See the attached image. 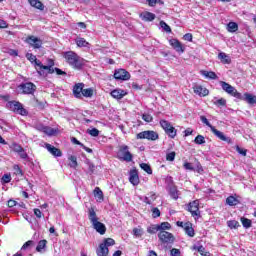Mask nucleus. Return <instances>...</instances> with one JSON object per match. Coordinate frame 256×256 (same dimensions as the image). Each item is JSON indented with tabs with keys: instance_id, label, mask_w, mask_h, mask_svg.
I'll list each match as a JSON object with an SVG mask.
<instances>
[{
	"instance_id": "obj_1",
	"label": "nucleus",
	"mask_w": 256,
	"mask_h": 256,
	"mask_svg": "<svg viewBox=\"0 0 256 256\" xmlns=\"http://www.w3.org/2000/svg\"><path fill=\"white\" fill-rule=\"evenodd\" d=\"M63 58L65 59L66 63H68V65H70V67L76 71H81V69L85 67V63H87V60L83 59L74 51L64 52Z\"/></svg>"
},
{
	"instance_id": "obj_2",
	"label": "nucleus",
	"mask_w": 256,
	"mask_h": 256,
	"mask_svg": "<svg viewBox=\"0 0 256 256\" xmlns=\"http://www.w3.org/2000/svg\"><path fill=\"white\" fill-rule=\"evenodd\" d=\"M88 218L93 229H95L97 233H99L100 235H105V233H107V227L105 226V224L99 221V217H97L95 208L91 207L88 209Z\"/></svg>"
},
{
	"instance_id": "obj_3",
	"label": "nucleus",
	"mask_w": 256,
	"mask_h": 256,
	"mask_svg": "<svg viewBox=\"0 0 256 256\" xmlns=\"http://www.w3.org/2000/svg\"><path fill=\"white\" fill-rule=\"evenodd\" d=\"M158 239L165 249H167V245L175 243V236L168 231H160L158 233Z\"/></svg>"
},
{
	"instance_id": "obj_4",
	"label": "nucleus",
	"mask_w": 256,
	"mask_h": 256,
	"mask_svg": "<svg viewBox=\"0 0 256 256\" xmlns=\"http://www.w3.org/2000/svg\"><path fill=\"white\" fill-rule=\"evenodd\" d=\"M117 156L121 161H126V163H131V161H133V154H131L129 146L127 145L119 146Z\"/></svg>"
},
{
	"instance_id": "obj_5",
	"label": "nucleus",
	"mask_w": 256,
	"mask_h": 256,
	"mask_svg": "<svg viewBox=\"0 0 256 256\" xmlns=\"http://www.w3.org/2000/svg\"><path fill=\"white\" fill-rule=\"evenodd\" d=\"M6 107L10 109V111H13L14 113H17L18 115H27V110L23 108V104L17 101H9L6 104Z\"/></svg>"
},
{
	"instance_id": "obj_6",
	"label": "nucleus",
	"mask_w": 256,
	"mask_h": 256,
	"mask_svg": "<svg viewBox=\"0 0 256 256\" xmlns=\"http://www.w3.org/2000/svg\"><path fill=\"white\" fill-rule=\"evenodd\" d=\"M137 139H147L148 141H157L159 134L153 130H146L137 134Z\"/></svg>"
},
{
	"instance_id": "obj_7",
	"label": "nucleus",
	"mask_w": 256,
	"mask_h": 256,
	"mask_svg": "<svg viewBox=\"0 0 256 256\" xmlns=\"http://www.w3.org/2000/svg\"><path fill=\"white\" fill-rule=\"evenodd\" d=\"M36 71L40 77H47V75H52V73H55V68L45 66L43 63H38V68H36Z\"/></svg>"
},
{
	"instance_id": "obj_8",
	"label": "nucleus",
	"mask_w": 256,
	"mask_h": 256,
	"mask_svg": "<svg viewBox=\"0 0 256 256\" xmlns=\"http://www.w3.org/2000/svg\"><path fill=\"white\" fill-rule=\"evenodd\" d=\"M19 89L24 95H33L37 91V86L32 82H26L19 85Z\"/></svg>"
},
{
	"instance_id": "obj_9",
	"label": "nucleus",
	"mask_w": 256,
	"mask_h": 256,
	"mask_svg": "<svg viewBox=\"0 0 256 256\" xmlns=\"http://www.w3.org/2000/svg\"><path fill=\"white\" fill-rule=\"evenodd\" d=\"M236 99H240V101H246V103H248V105H256V96L251 94V93H244L241 94H236Z\"/></svg>"
},
{
	"instance_id": "obj_10",
	"label": "nucleus",
	"mask_w": 256,
	"mask_h": 256,
	"mask_svg": "<svg viewBox=\"0 0 256 256\" xmlns=\"http://www.w3.org/2000/svg\"><path fill=\"white\" fill-rule=\"evenodd\" d=\"M220 85L223 91H225L226 93H228V95H231L232 97H235L237 99V95H239V92L237 91V89H235V87H233L231 84L225 81H220Z\"/></svg>"
},
{
	"instance_id": "obj_11",
	"label": "nucleus",
	"mask_w": 256,
	"mask_h": 256,
	"mask_svg": "<svg viewBox=\"0 0 256 256\" xmlns=\"http://www.w3.org/2000/svg\"><path fill=\"white\" fill-rule=\"evenodd\" d=\"M114 79L118 81H129L131 74L125 69H118L114 72Z\"/></svg>"
},
{
	"instance_id": "obj_12",
	"label": "nucleus",
	"mask_w": 256,
	"mask_h": 256,
	"mask_svg": "<svg viewBox=\"0 0 256 256\" xmlns=\"http://www.w3.org/2000/svg\"><path fill=\"white\" fill-rule=\"evenodd\" d=\"M26 43H28V45H31L33 49H41V47L43 46V40L35 36H28L26 39Z\"/></svg>"
},
{
	"instance_id": "obj_13",
	"label": "nucleus",
	"mask_w": 256,
	"mask_h": 256,
	"mask_svg": "<svg viewBox=\"0 0 256 256\" xmlns=\"http://www.w3.org/2000/svg\"><path fill=\"white\" fill-rule=\"evenodd\" d=\"M187 207H188L187 211L191 213L192 217H199L201 213L199 211V200H194L190 202Z\"/></svg>"
},
{
	"instance_id": "obj_14",
	"label": "nucleus",
	"mask_w": 256,
	"mask_h": 256,
	"mask_svg": "<svg viewBox=\"0 0 256 256\" xmlns=\"http://www.w3.org/2000/svg\"><path fill=\"white\" fill-rule=\"evenodd\" d=\"M169 43L171 47H173V49L177 51V53H185V47H183V44H181L179 40L171 39Z\"/></svg>"
},
{
	"instance_id": "obj_15",
	"label": "nucleus",
	"mask_w": 256,
	"mask_h": 256,
	"mask_svg": "<svg viewBox=\"0 0 256 256\" xmlns=\"http://www.w3.org/2000/svg\"><path fill=\"white\" fill-rule=\"evenodd\" d=\"M45 148L47 149V151H49V153H51V155H53L54 157H62L63 152H61L59 150V148H56L55 146L46 143L45 144Z\"/></svg>"
},
{
	"instance_id": "obj_16",
	"label": "nucleus",
	"mask_w": 256,
	"mask_h": 256,
	"mask_svg": "<svg viewBox=\"0 0 256 256\" xmlns=\"http://www.w3.org/2000/svg\"><path fill=\"white\" fill-rule=\"evenodd\" d=\"M193 89L194 93L199 95V97H207V95H209V90L201 85H196Z\"/></svg>"
},
{
	"instance_id": "obj_17",
	"label": "nucleus",
	"mask_w": 256,
	"mask_h": 256,
	"mask_svg": "<svg viewBox=\"0 0 256 256\" xmlns=\"http://www.w3.org/2000/svg\"><path fill=\"white\" fill-rule=\"evenodd\" d=\"M83 87H85V84L83 83H78L74 85L73 87V95L76 97V99H81L83 95Z\"/></svg>"
},
{
	"instance_id": "obj_18",
	"label": "nucleus",
	"mask_w": 256,
	"mask_h": 256,
	"mask_svg": "<svg viewBox=\"0 0 256 256\" xmlns=\"http://www.w3.org/2000/svg\"><path fill=\"white\" fill-rule=\"evenodd\" d=\"M156 17L157 16L155 14L149 11L140 13V19H142V21H146V22L155 21Z\"/></svg>"
},
{
	"instance_id": "obj_19",
	"label": "nucleus",
	"mask_w": 256,
	"mask_h": 256,
	"mask_svg": "<svg viewBox=\"0 0 256 256\" xmlns=\"http://www.w3.org/2000/svg\"><path fill=\"white\" fill-rule=\"evenodd\" d=\"M212 133H214V135L216 137H218V139H220V141H225L226 143H231V139L227 136H225V134H223V132L217 130L215 127H212Z\"/></svg>"
},
{
	"instance_id": "obj_20",
	"label": "nucleus",
	"mask_w": 256,
	"mask_h": 256,
	"mask_svg": "<svg viewBox=\"0 0 256 256\" xmlns=\"http://www.w3.org/2000/svg\"><path fill=\"white\" fill-rule=\"evenodd\" d=\"M129 181L134 186L139 185V174H138L137 170L134 169V170L130 171Z\"/></svg>"
},
{
	"instance_id": "obj_21",
	"label": "nucleus",
	"mask_w": 256,
	"mask_h": 256,
	"mask_svg": "<svg viewBox=\"0 0 256 256\" xmlns=\"http://www.w3.org/2000/svg\"><path fill=\"white\" fill-rule=\"evenodd\" d=\"M184 231L188 237H195V230L193 229V224H191V222H186L184 224Z\"/></svg>"
},
{
	"instance_id": "obj_22",
	"label": "nucleus",
	"mask_w": 256,
	"mask_h": 256,
	"mask_svg": "<svg viewBox=\"0 0 256 256\" xmlns=\"http://www.w3.org/2000/svg\"><path fill=\"white\" fill-rule=\"evenodd\" d=\"M26 59H28L30 63H34L35 69H39V63H42L40 60L37 59V56L33 55L32 53H27Z\"/></svg>"
},
{
	"instance_id": "obj_23",
	"label": "nucleus",
	"mask_w": 256,
	"mask_h": 256,
	"mask_svg": "<svg viewBox=\"0 0 256 256\" xmlns=\"http://www.w3.org/2000/svg\"><path fill=\"white\" fill-rule=\"evenodd\" d=\"M98 256H108L109 255V248L105 246V244H100L98 249L96 250Z\"/></svg>"
},
{
	"instance_id": "obj_24",
	"label": "nucleus",
	"mask_w": 256,
	"mask_h": 256,
	"mask_svg": "<svg viewBox=\"0 0 256 256\" xmlns=\"http://www.w3.org/2000/svg\"><path fill=\"white\" fill-rule=\"evenodd\" d=\"M125 95H127V93H125V90H121V89H115L111 92V96L114 99H123Z\"/></svg>"
},
{
	"instance_id": "obj_25",
	"label": "nucleus",
	"mask_w": 256,
	"mask_h": 256,
	"mask_svg": "<svg viewBox=\"0 0 256 256\" xmlns=\"http://www.w3.org/2000/svg\"><path fill=\"white\" fill-rule=\"evenodd\" d=\"M218 59L223 63L224 65H230L231 63V57H229L225 52H220L218 54Z\"/></svg>"
},
{
	"instance_id": "obj_26",
	"label": "nucleus",
	"mask_w": 256,
	"mask_h": 256,
	"mask_svg": "<svg viewBox=\"0 0 256 256\" xmlns=\"http://www.w3.org/2000/svg\"><path fill=\"white\" fill-rule=\"evenodd\" d=\"M28 2L31 7H35V9H39L40 11H43L45 9V6L39 0H28Z\"/></svg>"
},
{
	"instance_id": "obj_27",
	"label": "nucleus",
	"mask_w": 256,
	"mask_h": 256,
	"mask_svg": "<svg viewBox=\"0 0 256 256\" xmlns=\"http://www.w3.org/2000/svg\"><path fill=\"white\" fill-rule=\"evenodd\" d=\"M212 103L216 105V107H227V100L225 98H214L212 100Z\"/></svg>"
},
{
	"instance_id": "obj_28",
	"label": "nucleus",
	"mask_w": 256,
	"mask_h": 256,
	"mask_svg": "<svg viewBox=\"0 0 256 256\" xmlns=\"http://www.w3.org/2000/svg\"><path fill=\"white\" fill-rule=\"evenodd\" d=\"M164 131L166 135L169 136L171 139H175V137H177V130L173 126H170L168 129Z\"/></svg>"
},
{
	"instance_id": "obj_29",
	"label": "nucleus",
	"mask_w": 256,
	"mask_h": 256,
	"mask_svg": "<svg viewBox=\"0 0 256 256\" xmlns=\"http://www.w3.org/2000/svg\"><path fill=\"white\" fill-rule=\"evenodd\" d=\"M227 29L229 33H235L236 31L239 30V25L235 22H229L227 25Z\"/></svg>"
},
{
	"instance_id": "obj_30",
	"label": "nucleus",
	"mask_w": 256,
	"mask_h": 256,
	"mask_svg": "<svg viewBox=\"0 0 256 256\" xmlns=\"http://www.w3.org/2000/svg\"><path fill=\"white\" fill-rule=\"evenodd\" d=\"M226 203L227 205H230V207H235V205H239V200H237V198H235L234 196H229L226 199Z\"/></svg>"
},
{
	"instance_id": "obj_31",
	"label": "nucleus",
	"mask_w": 256,
	"mask_h": 256,
	"mask_svg": "<svg viewBox=\"0 0 256 256\" xmlns=\"http://www.w3.org/2000/svg\"><path fill=\"white\" fill-rule=\"evenodd\" d=\"M201 74L204 76V77H207L208 79H218L217 77V74L213 71H201Z\"/></svg>"
},
{
	"instance_id": "obj_32",
	"label": "nucleus",
	"mask_w": 256,
	"mask_h": 256,
	"mask_svg": "<svg viewBox=\"0 0 256 256\" xmlns=\"http://www.w3.org/2000/svg\"><path fill=\"white\" fill-rule=\"evenodd\" d=\"M45 247H47V240H40L38 242V245L36 247V251L38 253H42L43 252V249H45Z\"/></svg>"
},
{
	"instance_id": "obj_33",
	"label": "nucleus",
	"mask_w": 256,
	"mask_h": 256,
	"mask_svg": "<svg viewBox=\"0 0 256 256\" xmlns=\"http://www.w3.org/2000/svg\"><path fill=\"white\" fill-rule=\"evenodd\" d=\"M140 168L148 173V175H153V170L151 169V166L147 163H141Z\"/></svg>"
},
{
	"instance_id": "obj_34",
	"label": "nucleus",
	"mask_w": 256,
	"mask_h": 256,
	"mask_svg": "<svg viewBox=\"0 0 256 256\" xmlns=\"http://www.w3.org/2000/svg\"><path fill=\"white\" fill-rule=\"evenodd\" d=\"M159 231H169L171 229V224L169 222H162L161 224H158Z\"/></svg>"
},
{
	"instance_id": "obj_35",
	"label": "nucleus",
	"mask_w": 256,
	"mask_h": 256,
	"mask_svg": "<svg viewBox=\"0 0 256 256\" xmlns=\"http://www.w3.org/2000/svg\"><path fill=\"white\" fill-rule=\"evenodd\" d=\"M157 231H159V224H154L147 228V233H150V235H155Z\"/></svg>"
},
{
	"instance_id": "obj_36",
	"label": "nucleus",
	"mask_w": 256,
	"mask_h": 256,
	"mask_svg": "<svg viewBox=\"0 0 256 256\" xmlns=\"http://www.w3.org/2000/svg\"><path fill=\"white\" fill-rule=\"evenodd\" d=\"M69 166L72 168V169H77V156H69Z\"/></svg>"
},
{
	"instance_id": "obj_37",
	"label": "nucleus",
	"mask_w": 256,
	"mask_h": 256,
	"mask_svg": "<svg viewBox=\"0 0 256 256\" xmlns=\"http://www.w3.org/2000/svg\"><path fill=\"white\" fill-rule=\"evenodd\" d=\"M94 197H97L99 201H103V191L101 190V188L96 187L94 189Z\"/></svg>"
},
{
	"instance_id": "obj_38",
	"label": "nucleus",
	"mask_w": 256,
	"mask_h": 256,
	"mask_svg": "<svg viewBox=\"0 0 256 256\" xmlns=\"http://www.w3.org/2000/svg\"><path fill=\"white\" fill-rule=\"evenodd\" d=\"M241 223H242V225H243V227H244L245 229L251 228L252 222H251L250 219L245 218V217H242V218H241Z\"/></svg>"
},
{
	"instance_id": "obj_39",
	"label": "nucleus",
	"mask_w": 256,
	"mask_h": 256,
	"mask_svg": "<svg viewBox=\"0 0 256 256\" xmlns=\"http://www.w3.org/2000/svg\"><path fill=\"white\" fill-rule=\"evenodd\" d=\"M34 105L37 107V109H45V105H47V102L39 101V99L34 98Z\"/></svg>"
},
{
	"instance_id": "obj_40",
	"label": "nucleus",
	"mask_w": 256,
	"mask_h": 256,
	"mask_svg": "<svg viewBox=\"0 0 256 256\" xmlns=\"http://www.w3.org/2000/svg\"><path fill=\"white\" fill-rule=\"evenodd\" d=\"M76 44L78 45V47H87L89 45V42H87L85 38H77Z\"/></svg>"
},
{
	"instance_id": "obj_41",
	"label": "nucleus",
	"mask_w": 256,
	"mask_h": 256,
	"mask_svg": "<svg viewBox=\"0 0 256 256\" xmlns=\"http://www.w3.org/2000/svg\"><path fill=\"white\" fill-rule=\"evenodd\" d=\"M194 143L196 145H204V143H205V136L197 135L196 138L194 139Z\"/></svg>"
},
{
	"instance_id": "obj_42",
	"label": "nucleus",
	"mask_w": 256,
	"mask_h": 256,
	"mask_svg": "<svg viewBox=\"0 0 256 256\" xmlns=\"http://www.w3.org/2000/svg\"><path fill=\"white\" fill-rule=\"evenodd\" d=\"M227 225L230 229H237V227H241L237 220H230L227 222Z\"/></svg>"
},
{
	"instance_id": "obj_43",
	"label": "nucleus",
	"mask_w": 256,
	"mask_h": 256,
	"mask_svg": "<svg viewBox=\"0 0 256 256\" xmlns=\"http://www.w3.org/2000/svg\"><path fill=\"white\" fill-rule=\"evenodd\" d=\"M102 245H105V247H113V245H115V240L113 238H106L104 239V242L102 243Z\"/></svg>"
},
{
	"instance_id": "obj_44",
	"label": "nucleus",
	"mask_w": 256,
	"mask_h": 256,
	"mask_svg": "<svg viewBox=\"0 0 256 256\" xmlns=\"http://www.w3.org/2000/svg\"><path fill=\"white\" fill-rule=\"evenodd\" d=\"M82 96L83 97H93V88L83 89Z\"/></svg>"
},
{
	"instance_id": "obj_45",
	"label": "nucleus",
	"mask_w": 256,
	"mask_h": 256,
	"mask_svg": "<svg viewBox=\"0 0 256 256\" xmlns=\"http://www.w3.org/2000/svg\"><path fill=\"white\" fill-rule=\"evenodd\" d=\"M160 27L166 32V33H171V26L166 24L165 21H160Z\"/></svg>"
},
{
	"instance_id": "obj_46",
	"label": "nucleus",
	"mask_w": 256,
	"mask_h": 256,
	"mask_svg": "<svg viewBox=\"0 0 256 256\" xmlns=\"http://www.w3.org/2000/svg\"><path fill=\"white\" fill-rule=\"evenodd\" d=\"M87 133L91 135V137H99V130L97 128L88 129Z\"/></svg>"
},
{
	"instance_id": "obj_47",
	"label": "nucleus",
	"mask_w": 256,
	"mask_h": 256,
	"mask_svg": "<svg viewBox=\"0 0 256 256\" xmlns=\"http://www.w3.org/2000/svg\"><path fill=\"white\" fill-rule=\"evenodd\" d=\"M160 125L164 131H167V129L172 126L171 123L167 120H160Z\"/></svg>"
},
{
	"instance_id": "obj_48",
	"label": "nucleus",
	"mask_w": 256,
	"mask_h": 256,
	"mask_svg": "<svg viewBox=\"0 0 256 256\" xmlns=\"http://www.w3.org/2000/svg\"><path fill=\"white\" fill-rule=\"evenodd\" d=\"M10 148L12 151H14V153H19L23 149V147L17 143H13Z\"/></svg>"
},
{
	"instance_id": "obj_49",
	"label": "nucleus",
	"mask_w": 256,
	"mask_h": 256,
	"mask_svg": "<svg viewBox=\"0 0 256 256\" xmlns=\"http://www.w3.org/2000/svg\"><path fill=\"white\" fill-rule=\"evenodd\" d=\"M170 195L172 197V199H179V194L177 193V188L173 187V188H170Z\"/></svg>"
},
{
	"instance_id": "obj_50",
	"label": "nucleus",
	"mask_w": 256,
	"mask_h": 256,
	"mask_svg": "<svg viewBox=\"0 0 256 256\" xmlns=\"http://www.w3.org/2000/svg\"><path fill=\"white\" fill-rule=\"evenodd\" d=\"M200 121H202V123H204V125L209 127L211 130H212V127H215V126L211 125V123L209 122V120L205 116H200Z\"/></svg>"
},
{
	"instance_id": "obj_51",
	"label": "nucleus",
	"mask_w": 256,
	"mask_h": 256,
	"mask_svg": "<svg viewBox=\"0 0 256 256\" xmlns=\"http://www.w3.org/2000/svg\"><path fill=\"white\" fill-rule=\"evenodd\" d=\"M152 217L154 219H157V217H161V211L159 210V208L152 209Z\"/></svg>"
},
{
	"instance_id": "obj_52",
	"label": "nucleus",
	"mask_w": 256,
	"mask_h": 256,
	"mask_svg": "<svg viewBox=\"0 0 256 256\" xmlns=\"http://www.w3.org/2000/svg\"><path fill=\"white\" fill-rule=\"evenodd\" d=\"M142 119L146 123H151V121H153V116H151V114H143Z\"/></svg>"
},
{
	"instance_id": "obj_53",
	"label": "nucleus",
	"mask_w": 256,
	"mask_h": 256,
	"mask_svg": "<svg viewBox=\"0 0 256 256\" xmlns=\"http://www.w3.org/2000/svg\"><path fill=\"white\" fill-rule=\"evenodd\" d=\"M236 151H237V153H239L243 157H247V150L246 149H243L239 146H236Z\"/></svg>"
},
{
	"instance_id": "obj_54",
	"label": "nucleus",
	"mask_w": 256,
	"mask_h": 256,
	"mask_svg": "<svg viewBox=\"0 0 256 256\" xmlns=\"http://www.w3.org/2000/svg\"><path fill=\"white\" fill-rule=\"evenodd\" d=\"M133 235L135 237H141L143 235V230L142 229H138V228H134L133 229Z\"/></svg>"
},
{
	"instance_id": "obj_55",
	"label": "nucleus",
	"mask_w": 256,
	"mask_h": 256,
	"mask_svg": "<svg viewBox=\"0 0 256 256\" xmlns=\"http://www.w3.org/2000/svg\"><path fill=\"white\" fill-rule=\"evenodd\" d=\"M175 152H170L166 155V161H175Z\"/></svg>"
},
{
	"instance_id": "obj_56",
	"label": "nucleus",
	"mask_w": 256,
	"mask_h": 256,
	"mask_svg": "<svg viewBox=\"0 0 256 256\" xmlns=\"http://www.w3.org/2000/svg\"><path fill=\"white\" fill-rule=\"evenodd\" d=\"M44 133H46V135H55V130L53 128H49V127H44Z\"/></svg>"
},
{
	"instance_id": "obj_57",
	"label": "nucleus",
	"mask_w": 256,
	"mask_h": 256,
	"mask_svg": "<svg viewBox=\"0 0 256 256\" xmlns=\"http://www.w3.org/2000/svg\"><path fill=\"white\" fill-rule=\"evenodd\" d=\"M184 169H186L187 171H195V168L193 167V164H191L189 162L184 163Z\"/></svg>"
},
{
	"instance_id": "obj_58",
	"label": "nucleus",
	"mask_w": 256,
	"mask_h": 256,
	"mask_svg": "<svg viewBox=\"0 0 256 256\" xmlns=\"http://www.w3.org/2000/svg\"><path fill=\"white\" fill-rule=\"evenodd\" d=\"M170 255H171V256H181V250H180V249L173 248V249L170 251Z\"/></svg>"
},
{
	"instance_id": "obj_59",
	"label": "nucleus",
	"mask_w": 256,
	"mask_h": 256,
	"mask_svg": "<svg viewBox=\"0 0 256 256\" xmlns=\"http://www.w3.org/2000/svg\"><path fill=\"white\" fill-rule=\"evenodd\" d=\"M18 155L21 157V159H27L29 155H27V152H25V149L22 148L20 152H18Z\"/></svg>"
},
{
	"instance_id": "obj_60",
	"label": "nucleus",
	"mask_w": 256,
	"mask_h": 256,
	"mask_svg": "<svg viewBox=\"0 0 256 256\" xmlns=\"http://www.w3.org/2000/svg\"><path fill=\"white\" fill-rule=\"evenodd\" d=\"M3 183H11V175L4 174L2 177Z\"/></svg>"
},
{
	"instance_id": "obj_61",
	"label": "nucleus",
	"mask_w": 256,
	"mask_h": 256,
	"mask_svg": "<svg viewBox=\"0 0 256 256\" xmlns=\"http://www.w3.org/2000/svg\"><path fill=\"white\" fill-rule=\"evenodd\" d=\"M87 165H88V169H89L90 173H94V171H95V164L87 161Z\"/></svg>"
},
{
	"instance_id": "obj_62",
	"label": "nucleus",
	"mask_w": 256,
	"mask_h": 256,
	"mask_svg": "<svg viewBox=\"0 0 256 256\" xmlns=\"http://www.w3.org/2000/svg\"><path fill=\"white\" fill-rule=\"evenodd\" d=\"M33 240H29L27 242L24 243V245L22 246V249H28V247H31V245H33Z\"/></svg>"
},
{
	"instance_id": "obj_63",
	"label": "nucleus",
	"mask_w": 256,
	"mask_h": 256,
	"mask_svg": "<svg viewBox=\"0 0 256 256\" xmlns=\"http://www.w3.org/2000/svg\"><path fill=\"white\" fill-rule=\"evenodd\" d=\"M194 249H197L198 253L201 255H204L203 253H205V247L203 246H196Z\"/></svg>"
},
{
	"instance_id": "obj_64",
	"label": "nucleus",
	"mask_w": 256,
	"mask_h": 256,
	"mask_svg": "<svg viewBox=\"0 0 256 256\" xmlns=\"http://www.w3.org/2000/svg\"><path fill=\"white\" fill-rule=\"evenodd\" d=\"M183 38H184L185 41H193V34L187 33V34L184 35Z\"/></svg>"
}]
</instances>
